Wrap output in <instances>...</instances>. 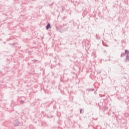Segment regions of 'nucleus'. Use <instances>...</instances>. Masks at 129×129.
Returning a JSON list of instances; mask_svg holds the SVG:
<instances>
[{"instance_id": "obj_1", "label": "nucleus", "mask_w": 129, "mask_h": 129, "mask_svg": "<svg viewBox=\"0 0 129 129\" xmlns=\"http://www.w3.org/2000/svg\"><path fill=\"white\" fill-rule=\"evenodd\" d=\"M13 124L15 125V126H18L20 124V122H19V121L18 120H15L13 122Z\"/></svg>"}, {"instance_id": "obj_2", "label": "nucleus", "mask_w": 129, "mask_h": 129, "mask_svg": "<svg viewBox=\"0 0 129 129\" xmlns=\"http://www.w3.org/2000/svg\"><path fill=\"white\" fill-rule=\"evenodd\" d=\"M51 28V24L50 23H48L46 26V30H48V29H50Z\"/></svg>"}, {"instance_id": "obj_3", "label": "nucleus", "mask_w": 129, "mask_h": 129, "mask_svg": "<svg viewBox=\"0 0 129 129\" xmlns=\"http://www.w3.org/2000/svg\"><path fill=\"white\" fill-rule=\"evenodd\" d=\"M125 54H126V56H129V51L126 49L125 50Z\"/></svg>"}, {"instance_id": "obj_4", "label": "nucleus", "mask_w": 129, "mask_h": 129, "mask_svg": "<svg viewBox=\"0 0 129 129\" xmlns=\"http://www.w3.org/2000/svg\"><path fill=\"white\" fill-rule=\"evenodd\" d=\"M129 61V55H126L125 57V62Z\"/></svg>"}, {"instance_id": "obj_5", "label": "nucleus", "mask_w": 129, "mask_h": 129, "mask_svg": "<svg viewBox=\"0 0 129 129\" xmlns=\"http://www.w3.org/2000/svg\"><path fill=\"white\" fill-rule=\"evenodd\" d=\"M87 90L88 91H94V89H88Z\"/></svg>"}, {"instance_id": "obj_6", "label": "nucleus", "mask_w": 129, "mask_h": 129, "mask_svg": "<svg viewBox=\"0 0 129 129\" xmlns=\"http://www.w3.org/2000/svg\"><path fill=\"white\" fill-rule=\"evenodd\" d=\"M80 112V113H83V112H84V110L81 109Z\"/></svg>"}, {"instance_id": "obj_7", "label": "nucleus", "mask_w": 129, "mask_h": 129, "mask_svg": "<svg viewBox=\"0 0 129 129\" xmlns=\"http://www.w3.org/2000/svg\"><path fill=\"white\" fill-rule=\"evenodd\" d=\"M24 102H25V101H24L23 100H21V101H20V103H21V104H23V103H24Z\"/></svg>"}, {"instance_id": "obj_8", "label": "nucleus", "mask_w": 129, "mask_h": 129, "mask_svg": "<svg viewBox=\"0 0 129 129\" xmlns=\"http://www.w3.org/2000/svg\"><path fill=\"white\" fill-rule=\"evenodd\" d=\"M37 60H36V59H33V60H32V62H37Z\"/></svg>"}, {"instance_id": "obj_9", "label": "nucleus", "mask_w": 129, "mask_h": 129, "mask_svg": "<svg viewBox=\"0 0 129 129\" xmlns=\"http://www.w3.org/2000/svg\"><path fill=\"white\" fill-rule=\"evenodd\" d=\"M124 55V53H121L120 55V57H122Z\"/></svg>"}]
</instances>
